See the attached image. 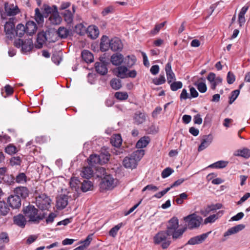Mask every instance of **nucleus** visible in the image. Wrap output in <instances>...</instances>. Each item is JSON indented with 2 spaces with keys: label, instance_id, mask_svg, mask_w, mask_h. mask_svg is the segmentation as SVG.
I'll use <instances>...</instances> for the list:
<instances>
[{
  "label": "nucleus",
  "instance_id": "nucleus-2",
  "mask_svg": "<svg viewBox=\"0 0 250 250\" xmlns=\"http://www.w3.org/2000/svg\"><path fill=\"white\" fill-rule=\"evenodd\" d=\"M144 154L145 150L143 149L134 151L130 155L124 158L123 162L124 166L126 168L131 169L136 168L138 162L141 159Z\"/></svg>",
  "mask_w": 250,
  "mask_h": 250
},
{
  "label": "nucleus",
  "instance_id": "nucleus-39",
  "mask_svg": "<svg viewBox=\"0 0 250 250\" xmlns=\"http://www.w3.org/2000/svg\"><path fill=\"white\" fill-rule=\"evenodd\" d=\"M69 30L63 27H60L57 31L58 36L61 38H66L69 35Z\"/></svg>",
  "mask_w": 250,
  "mask_h": 250
},
{
  "label": "nucleus",
  "instance_id": "nucleus-3",
  "mask_svg": "<svg viewBox=\"0 0 250 250\" xmlns=\"http://www.w3.org/2000/svg\"><path fill=\"white\" fill-rule=\"evenodd\" d=\"M25 216L28 219V222L38 224L44 218V214L38 213V210L33 205H29L25 207L23 210Z\"/></svg>",
  "mask_w": 250,
  "mask_h": 250
},
{
  "label": "nucleus",
  "instance_id": "nucleus-23",
  "mask_svg": "<svg viewBox=\"0 0 250 250\" xmlns=\"http://www.w3.org/2000/svg\"><path fill=\"white\" fill-rule=\"evenodd\" d=\"M25 27L26 33L29 35H32L34 34L37 29L36 24L33 21H28L26 23Z\"/></svg>",
  "mask_w": 250,
  "mask_h": 250
},
{
  "label": "nucleus",
  "instance_id": "nucleus-16",
  "mask_svg": "<svg viewBox=\"0 0 250 250\" xmlns=\"http://www.w3.org/2000/svg\"><path fill=\"white\" fill-rule=\"evenodd\" d=\"M68 204V197L63 195L59 196L57 199L56 207L58 209L64 208Z\"/></svg>",
  "mask_w": 250,
  "mask_h": 250
},
{
  "label": "nucleus",
  "instance_id": "nucleus-63",
  "mask_svg": "<svg viewBox=\"0 0 250 250\" xmlns=\"http://www.w3.org/2000/svg\"><path fill=\"white\" fill-rule=\"evenodd\" d=\"M170 189V188H167L163 191L157 193L154 195V196L158 199L161 198L164 195H165Z\"/></svg>",
  "mask_w": 250,
  "mask_h": 250
},
{
  "label": "nucleus",
  "instance_id": "nucleus-46",
  "mask_svg": "<svg viewBox=\"0 0 250 250\" xmlns=\"http://www.w3.org/2000/svg\"><path fill=\"white\" fill-rule=\"evenodd\" d=\"M15 181L17 183L23 184L26 182L27 177L24 173H20L16 176Z\"/></svg>",
  "mask_w": 250,
  "mask_h": 250
},
{
  "label": "nucleus",
  "instance_id": "nucleus-62",
  "mask_svg": "<svg viewBox=\"0 0 250 250\" xmlns=\"http://www.w3.org/2000/svg\"><path fill=\"white\" fill-rule=\"evenodd\" d=\"M197 87L198 90L201 93H204L207 91V86L204 83H199L197 84Z\"/></svg>",
  "mask_w": 250,
  "mask_h": 250
},
{
  "label": "nucleus",
  "instance_id": "nucleus-15",
  "mask_svg": "<svg viewBox=\"0 0 250 250\" xmlns=\"http://www.w3.org/2000/svg\"><path fill=\"white\" fill-rule=\"evenodd\" d=\"M46 40L47 37L45 32L42 31L39 33L37 38V42L35 44V47L39 49L41 48Z\"/></svg>",
  "mask_w": 250,
  "mask_h": 250
},
{
  "label": "nucleus",
  "instance_id": "nucleus-38",
  "mask_svg": "<svg viewBox=\"0 0 250 250\" xmlns=\"http://www.w3.org/2000/svg\"><path fill=\"white\" fill-rule=\"evenodd\" d=\"M168 83L170 84V88L172 91H176L182 88L183 84L180 81H172L170 80L168 81Z\"/></svg>",
  "mask_w": 250,
  "mask_h": 250
},
{
  "label": "nucleus",
  "instance_id": "nucleus-35",
  "mask_svg": "<svg viewBox=\"0 0 250 250\" xmlns=\"http://www.w3.org/2000/svg\"><path fill=\"white\" fill-rule=\"evenodd\" d=\"M62 15L65 21L67 24H70L73 22V15L70 10H66L64 11Z\"/></svg>",
  "mask_w": 250,
  "mask_h": 250
},
{
  "label": "nucleus",
  "instance_id": "nucleus-41",
  "mask_svg": "<svg viewBox=\"0 0 250 250\" xmlns=\"http://www.w3.org/2000/svg\"><path fill=\"white\" fill-rule=\"evenodd\" d=\"M100 159L99 155L96 154L91 155L88 159V162L89 165L93 166L95 164H100Z\"/></svg>",
  "mask_w": 250,
  "mask_h": 250
},
{
  "label": "nucleus",
  "instance_id": "nucleus-11",
  "mask_svg": "<svg viewBox=\"0 0 250 250\" xmlns=\"http://www.w3.org/2000/svg\"><path fill=\"white\" fill-rule=\"evenodd\" d=\"M7 203L13 208H19L21 206V200L18 195H11L7 198Z\"/></svg>",
  "mask_w": 250,
  "mask_h": 250
},
{
  "label": "nucleus",
  "instance_id": "nucleus-43",
  "mask_svg": "<svg viewBox=\"0 0 250 250\" xmlns=\"http://www.w3.org/2000/svg\"><path fill=\"white\" fill-rule=\"evenodd\" d=\"M228 161H219L211 165L209 167L216 168H222L225 167L228 164Z\"/></svg>",
  "mask_w": 250,
  "mask_h": 250
},
{
  "label": "nucleus",
  "instance_id": "nucleus-4",
  "mask_svg": "<svg viewBox=\"0 0 250 250\" xmlns=\"http://www.w3.org/2000/svg\"><path fill=\"white\" fill-rule=\"evenodd\" d=\"M153 242L164 249L167 248L171 243L168 233L166 230L159 231L154 236Z\"/></svg>",
  "mask_w": 250,
  "mask_h": 250
},
{
  "label": "nucleus",
  "instance_id": "nucleus-33",
  "mask_svg": "<svg viewBox=\"0 0 250 250\" xmlns=\"http://www.w3.org/2000/svg\"><path fill=\"white\" fill-rule=\"evenodd\" d=\"M26 33V29L25 26L22 24H19L17 25L15 28V36L19 37H22Z\"/></svg>",
  "mask_w": 250,
  "mask_h": 250
},
{
  "label": "nucleus",
  "instance_id": "nucleus-1",
  "mask_svg": "<svg viewBox=\"0 0 250 250\" xmlns=\"http://www.w3.org/2000/svg\"><path fill=\"white\" fill-rule=\"evenodd\" d=\"M98 177L102 178V181L100 183V188L102 190H111L116 187L118 184V180L114 178L112 175L107 174L105 168L100 167L97 170Z\"/></svg>",
  "mask_w": 250,
  "mask_h": 250
},
{
  "label": "nucleus",
  "instance_id": "nucleus-57",
  "mask_svg": "<svg viewBox=\"0 0 250 250\" xmlns=\"http://www.w3.org/2000/svg\"><path fill=\"white\" fill-rule=\"evenodd\" d=\"M239 90H235L231 93V96L229 97V104H232L233 102L236 99L239 94Z\"/></svg>",
  "mask_w": 250,
  "mask_h": 250
},
{
  "label": "nucleus",
  "instance_id": "nucleus-44",
  "mask_svg": "<svg viewBox=\"0 0 250 250\" xmlns=\"http://www.w3.org/2000/svg\"><path fill=\"white\" fill-rule=\"evenodd\" d=\"M35 20L38 24L42 23L44 21V18L42 14L40 12L38 8L35 9Z\"/></svg>",
  "mask_w": 250,
  "mask_h": 250
},
{
  "label": "nucleus",
  "instance_id": "nucleus-17",
  "mask_svg": "<svg viewBox=\"0 0 250 250\" xmlns=\"http://www.w3.org/2000/svg\"><path fill=\"white\" fill-rule=\"evenodd\" d=\"M14 192L16 195L25 199L29 195V190L25 187H19L14 189Z\"/></svg>",
  "mask_w": 250,
  "mask_h": 250
},
{
  "label": "nucleus",
  "instance_id": "nucleus-56",
  "mask_svg": "<svg viewBox=\"0 0 250 250\" xmlns=\"http://www.w3.org/2000/svg\"><path fill=\"white\" fill-rule=\"evenodd\" d=\"M5 151L6 153L12 155L15 154L17 152V148L14 145L10 144L5 147Z\"/></svg>",
  "mask_w": 250,
  "mask_h": 250
},
{
  "label": "nucleus",
  "instance_id": "nucleus-34",
  "mask_svg": "<svg viewBox=\"0 0 250 250\" xmlns=\"http://www.w3.org/2000/svg\"><path fill=\"white\" fill-rule=\"evenodd\" d=\"M93 174V170L90 167H84L81 171V175L82 177L86 179L90 178Z\"/></svg>",
  "mask_w": 250,
  "mask_h": 250
},
{
  "label": "nucleus",
  "instance_id": "nucleus-52",
  "mask_svg": "<svg viewBox=\"0 0 250 250\" xmlns=\"http://www.w3.org/2000/svg\"><path fill=\"white\" fill-rule=\"evenodd\" d=\"M100 159V164L103 165L107 163L110 159V155L108 153H101L99 155Z\"/></svg>",
  "mask_w": 250,
  "mask_h": 250
},
{
  "label": "nucleus",
  "instance_id": "nucleus-45",
  "mask_svg": "<svg viewBox=\"0 0 250 250\" xmlns=\"http://www.w3.org/2000/svg\"><path fill=\"white\" fill-rule=\"evenodd\" d=\"M44 11L46 14H53L55 13L58 12V8L57 6L53 5L52 7H50V6L44 4L43 6Z\"/></svg>",
  "mask_w": 250,
  "mask_h": 250
},
{
  "label": "nucleus",
  "instance_id": "nucleus-28",
  "mask_svg": "<svg viewBox=\"0 0 250 250\" xmlns=\"http://www.w3.org/2000/svg\"><path fill=\"white\" fill-rule=\"evenodd\" d=\"M223 214V211H219L216 214H212L204 220V224L206 225L208 223H212L214 222L217 219L221 217Z\"/></svg>",
  "mask_w": 250,
  "mask_h": 250
},
{
  "label": "nucleus",
  "instance_id": "nucleus-21",
  "mask_svg": "<svg viewBox=\"0 0 250 250\" xmlns=\"http://www.w3.org/2000/svg\"><path fill=\"white\" fill-rule=\"evenodd\" d=\"M245 228V225L243 224H240L233 227L229 229L224 234V236L225 237L231 235L232 234H235L239 231L242 230Z\"/></svg>",
  "mask_w": 250,
  "mask_h": 250
},
{
  "label": "nucleus",
  "instance_id": "nucleus-49",
  "mask_svg": "<svg viewBox=\"0 0 250 250\" xmlns=\"http://www.w3.org/2000/svg\"><path fill=\"white\" fill-rule=\"evenodd\" d=\"M9 210V208L4 203L0 202V214L3 216L6 215Z\"/></svg>",
  "mask_w": 250,
  "mask_h": 250
},
{
  "label": "nucleus",
  "instance_id": "nucleus-54",
  "mask_svg": "<svg viewBox=\"0 0 250 250\" xmlns=\"http://www.w3.org/2000/svg\"><path fill=\"white\" fill-rule=\"evenodd\" d=\"M128 96L125 92H117L115 93V97L119 100H125Z\"/></svg>",
  "mask_w": 250,
  "mask_h": 250
},
{
  "label": "nucleus",
  "instance_id": "nucleus-10",
  "mask_svg": "<svg viewBox=\"0 0 250 250\" xmlns=\"http://www.w3.org/2000/svg\"><path fill=\"white\" fill-rule=\"evenodd\" d=\"M14 45L17 48H21L24 53L30 51L33 48V43L31 39H27L24 41L21 39L16 40Z\"/></svg>",
  "mask_w": 250,
  "mask_h": 250
},
{
  "label": "nucleus",
  "instance_id": "nucleus-30",
  "mask_svg": "<svg viewBox=\"0 0 250 250\" xmlns=\"http://www.w3.org/2000/svg\"><path fill=\"white\" fill-rule=\"evenodd\" d=\"M186 229H180L172 231L168 233L169 236H172L173 240H176L182 237L184 232L185 231Z\"/></svg>",
  "mask_w": 250,
  "mask_h": 250
},
{
  "label": "nucleus",
  "instance_id": "nucleus-29",
  "mask_svg": "<svg viewBox=\"0 0 250 250\" xmlns=\"http://www.w3.org/2000/svg\"><path fill=\"white\" fill-rule=\"evenodd\" d=\"M150 142V139L147 136L141 138L136 143V147L142 148L146 147Z\"/></svg>",
  "mask_w": 250,
  "mask_h": 250
},
{
  "label": "nucleus",
  "instance_id": "nucleus-37",
  "mask_svg": "<svg viewBox=\"0 0 250 250\" xmlns=\"http://www.w3.org/2000/svg\"><path fill=\"white\" fill-rule=\"evenodd\" d=\"M49 20L51 23L54 25L59 24L62 21V18L59 15L58 12L52 14L49 17Z\"/></svg>",
  "mask_w": 250,
  "mask_h": 250
},
{
  "label": "nucleus",
  "instance_id": "nucleus-59",
  "mask_svg": "<svg viewBox=\"0 0 250 250\" xmlns=\"http://www.w3.org/2000/svg\"><path fill=\"white\" fill-rule=\"evenodd\" d=\"M21 159L19 156L13 157L10 159V164L11 166L20 165L21 163Z\"/></svg>",
  "mask_w": 250,
  "mask_h": 250
},
{
  "label": "nucleus",
  "instance_id": "nucleus-31",
  "mask_svg": "<svg viewBox=\"0 0 250 250\" xmlns=\"http://www.w3.org/2000/svg\"><path fill=\"white\" fill-rule=\"evenodd\" d=\"M111 144L116 147H120L122 143V139L120 134H115L111 138Z\"/></svg>",
  "mask_w": 250,
  "mask_h": 250
},
{
  "label": "nucleus",
  "instance_id": "nucleus-24",
  "mask_svg": "<svg viewBox=\"0 0 250 250\" xmlns=\"http://www.w3.org/2000/svg\"><path fill=\"white\" fill-rule=\"evenodd\" d=\"M134 123L137 125L143 124L146 120V116L144 113L137 111L133 117Z\"/></svg>",
  "mask_w": 250,
  "mask_h": 250
},
{
  "label": "nucleus",
  "instance_id": "nucleus-50",
  "mask_svg": "<svg viewBox=\"0 0 250 250\" xmlns=\"http://www.w3.org/2000/svg\"><path fill=\"white\" fill-rule=\"evenodd\" d=\"M4 92L6 93L5 95H4V93L2 91L1 94L4 98H6V97L11 95L14 92L13 88L10 86L9 84H7L4 86Z\"/></svg>",
  "mask_w": 250,
  "mask_h": 250
},
{
  "label": "nucleus",
  "instance_id": "nucleus-27",
  "mask_svg": "<svg viewBox=\"0 0 250 250\" xmlns=\"http://www.w3.org/2000/svg\"><path fill=\"white\" fill-rule=\"evenodd\" d=\"M110 40L106 36H103L101 39L100 43V49L103 51H106L110 47L109 42Z\"/></svg>",
  "mask_w": 250,
  "mask_h": 250
},
{
  "label": "nucleus",
  "instance_id": "nucleus-6",
  "mask_svg": "<svg viewBox=\"0 0 250 250\" xmlns=\"http://www.w3.org/2000/svg\"><path fill=\"white\" fill-rule=\"evenodd\" d=\"M114 74L120 78L125 77L135 78L136 76V71L134 70H128L126 66H120L113 70Z\"/></svg>",
  "mask_w": 250,
  "mask_h": 250
},
{
  "label": "nucleus",
  "instance_id": "nucleus-8",
  "mask_svg": "<svg viewBox=\"0 0 250 250\" xmlns=\"http://www.w3.org/2000/svg\"><path fill=\"white\" fill-rule=\"evenodd\" d=\"M16 19L15 17L10 18L4 26V32L7 38L12 40L15 38V23Z\"/></svg>",
  "mask_w": 250,
  "mask_h": 250
},
{
  "label": "nucleus",
  "instance_id": "nucleus-7",
  "mask_svg": "<svg viewBox=\"0 0 250 250\" xmlns=\"http://www.w3.org/2000/svg\"><path fill=\"white\" fill-rule=\"evenodd\" d=\"M4 13L1 16L2 18L4 15L9 17H14L20 13V10L15 1L6 2L4 3Z\"/></svg>",
  "mask_w": 250,
  "mask_h": 250
},
{
  "label": "nucleus",
  "instance_id": "nucleus-48",
  "mask_svg": "<svg viewBox=\"0 0 250 250\" xmlns=\"http://www.w3.org/2000/svg\"><path fill=\"white\" fill-rule=\"evenodd\" d=\"M110 85L112 88L115 90L119 89L122 87L120 79H112L110 81Z\"/></svg>",
  "mask_w": 250,
  "mask_h": 250
},
{
  "label": "nucleus",
  "instance_id": "nucleus-51",
  "mask_svg": "<svg viewBox=\"0 0 250 250\" xmlns=\"http://www.w3.org/2000/svg\"><path fill=\"white\" fill-rule=\"evenodd\" d=\"M87 28L82 23H79L75 26V31L77 33L80 35H83L86 32Z\"/></svg>",
  "mask_w": 250,
  "mask_h": 250
},
{
  "label": "nucleus",
  "instance_id": "nucleus-36",
  "mask_svg": "<svg viewBox=\"0 0 250 250\" xmlns=\"http://www.w3.org/2000/svg\"><path fill=\"white\" fill-rule=\"evenodd\" d=\"M93 184L89 181L84 180L82 183L81 189L83 192H86L92 189Z\"/></svg>",
  "mask_w": 250,
  "mask_h": 250
},
{
  "label": "nucleus",
  "instance_id": "nucleus-53",
  "mask_svg": "<svg viewBox=\"0 0 250 250\" xmlns=\"http://www.w3.org/2000/svg\"><path fill=\"white\" fill-rule=\"evenodd\" d=\"M166 23V21L163 22L160 24H156L154 28L150 31V33L153 35L157 34L161 29H162Z\"/></svg>",
  "mask_w": 250,
  "mask_h": 250
},
{
  "label": "nucleus",
  "instance_id": "nucleus-40",
  "mask_svg": "<svg viewBox=\"0 0 250 250\" xmlns=\"http://www.w3.org/2000/svg\"><path fill=\"white\" fill-rule=\"evenodd\" d=\"M123 226L124 224L123 223H119L110 230L109 235L112 237H115L118 231Z\"/></svg>",
  "mask_w": 250,
  "mask_h": 250
},
{
  "label": "nucleus",
  "instance_id": "nucleus-42",
  "mask_svg": "<svg viewBox=\"0 0 250 250\" xmlns=\"http://www.w3.org/2000/svg\"><path fill=\"white\" fill-rule=\"evenodd\" d=\"M221 207V204H216L215 205H212L208 206L207 207L204 211H202V214L206 216L210 211L215 210L216 209H219Z\"/></svg>",
  "mask_w": 250,
  "mask_h": 250
},
{
  "label": "nucleus",
  "instance_id": "nucleus-14",
  "mask_svg": "<svg viewBox=\"0 0 250 250\" xmlns=\"http://www.w3.org/2000/svg\"><path fill=\"white\" fill-rule=\"evenodd\" d=\"M213 137L211 135H205L201 140V143L198 147V151H201L207 148L211 143Z\"/></svg>",
  "mask_w": 250,
  "mask_h": 250
},
{
  "label": "nucleus",
  "instance_id": "nucleus-22",
  "mask_svg": "<svg viewBox=\"0 0 250 250\" xmlns=\"http://www.w3.org/2000/svg\"><path fill=\"white\" fill-rule=\"evenodd\" d=\"M25 217V215L23 216L21 214L15 216L14 217V224L20 227L24 228L27 222Z\"/></svg>",
  "mask_w": 250,
  "mask_h": 250
},
{
  "label": "nucleus",
  "instance_id": "nucleus-12",
  "mask_svg": "<svg viewBox=\"0 0 250 250\" xmlns=\"http://www.w3.org/2000/svg\"><path fill=\"white\" fill-rule=\"evenodd\" d=\"M110 48L113 51H121L123 48V44L118 38L112 39L109 42Z\"/></svg>",
  "mask_w": 250,
  "mask_h": 250
},
{
  "label": "nucleus",
  "instance_id": "nucleus-26",
  "mask_svg": "<svg viewBox=\"0 0 250 250\" xmlns=\"http://www.w3.org/2000/svg\"><path fill=\"white\" fill-rule=\"evenodd\" d=\"M124 57L121 54H114L111 57V62L114 65H119L123 62Z\"/></svg>",
  "mask_w": 250,
  "mask_h": 250
},
{
  "label": "nucleus",
  "instance_id": "nucleus-61",
  "mask_svg": "<svg viewBox=\"0 0 250 250\" xmlns=\"http://www.w3.org/2000/svg\"><path fill=\"white\" fill-rule=\"evenodd\" d=\"M80 181L77 178H72L69 182L70 186L72 188H76L79 185Z\"/></svg>",
  "mask_w": 250,
  "mask_h": 250
},
{
  "label": "nucleus",
  "instance_id": "nucleus-55",
  "mask_svg": "<svg viewBox=\"0 0 250 250\" xmlns=\"http://www.w3.org/2000/svg\"><path fill=\"white\" fill-rule=\"evenodd\" d=\"M9 241V238L7 233L2 232L0 233V243L7 244Z\"/></svg>",
  "mask_w": 250,
  "mask_h": 250
},
{
  "label": "nucleus",
  "instance_id": "nucleus-9",
  "mask_svg": "<svg viewBox=\"0 0 250 250\" xmlns=\"http://www.w3.org/2000/svg\"><path fill=\"white\" fill-rule=\"evenodd\" d=\"M51 202L50 198L45 194H42L36 198V205L42 210L48 209L50 208Z\"/></svg>",
  "mask_w": 250,
  "mask_h": 250
},
{
  "label": "nucleus",
  "instance_id": "nucleus-18",
  "mask_svg": "<svg viewBox=\"0 0 250 250\" xmlns=\"http://www.w3.org/2000/svg\"><path fill=\"white\" fill-rule=\"evenodd\" d=\"M95 68L97 73L101 75H105L108 71L106 65L103 62H96L95 63Z\"/></svg>",
  "mask_w": 250,
  "mask_h": 250
},
{
  "label": "nucleus",
  "instance_id": "nucleus-5",
  "mask_svg": "<svg viewBox=\"0 0 250 250\" xmlns=\"http://www.w3.org/2000/svg\"><path fill=\"white\" fill-rule=\"evenodd\" d=\"M183 219L187 223V227L189 229H193L199 228L203 221V218L196 213L189 214L185 217Z\"/></svg>",
  "mask_w": 250,
  "mask_h": 250
},
{
  "label": "nucleus",
  "instance_id": "nucleus-25",
  "mask_svg": "<svg viewBox=\"0 0 250 250\" xmlns=\"http://www.w3.org/2000/svg\"><path fill=\"white\" fill-rule=\"evenodd\" d=\"M81 56L83 60L86 63H91L94 61L93 55L88 50H83L82 52Z\"/></svg>",
  "mask_w": 250,
  "mask_h": 250
},
{
  "label": "nucleus",
  "instance_id": "nucleus-32",
  "mask_svg": "<svg viewBox=\"0 0 250 250\" xmlns=\"http://www.w3.org/2000/svg\"><path fill=\"white\" fill-rule=\"evenodd\" d=\"M234 155L248 158L250 157V150L248 148L239 149L234 152Z\"/></svg>",
  "mask_w": 250,
  "mask_h": 250
},
{
  "label": "nucleus",
  "instance_id": "nucleus-20",
  "mask_svg": "<svg viewBox=\"0 0 250 250\" xmlns=\"http://www.w3.org/2000/svg\"><path fill=\"white\" fill-rule=\"evenodd\" d=\"M86 33L91 39H95L98 37L99 31L95 25H90L87 28Z\"/></svg>",
  "mask_w": 250,
  "mask_h": 250
},
{
  "label": "nucleus",
  "instance_id": "nucleus-13",
  "mask_svg": "<svg viewBox=\"0 0 250 250\" xmlns=\"http://www.w3.org/2000/svg\"><path fill=\"white\" fill-rule=\"evenodd\" d=\"M211 231L191 238L188 242L189 245H196L202 243L208 236Z\"/></svg>",
  "mask_w": 250,
  "mask_h": 250
},
{
  "label": "nucleus",
  "instance_id": "nucleus-60",
  "mask_svg": "<svg viewBox=\"0 0 250 250\" xmlns=\"http://www.w3.org/2000/svg\"><path fill=\"white\" fill-rule=\"evenodd\" d=\"M173 170L170 167H167L162 172V177L166 178L173 172Z\"/></svg>",
  "mask_w": 250,
  "mask_h": 250
},
{
  "label": "nucleus",
  "instance_id": "nucleus-47",
  "mask_svg": "<svg viewBox=\"0 0 250 250\" xmlns=\"http://www.w3.org/2000/svg\"><path fill=\"white\" fill-rule=\"evenodd\" d=\"M165 71L166 72L167 78H174L175 75L171 70V65L170 62H168L165 66Z\"/></svg>",
  "mask_w": 250,
  "mask_h": 250
},
{
  "label": "nucleus",
  "instance_id": "nucleus-58",
  "mask_svg": "<svg viewBox=\"0 0 250 250\" xmlns=\"http://www.w3.org/2000/svg\"><path fill=\"white\" fill-rule=\"evenodd\" d=\"M188 198V195L184 192L180 194L175 199V201L177 204H182L183 203V201L186 200Z\"/></svg>",
  "mask_w": 250,
  "mask_h": 250
},
{
  "label": "nucleus",
  "instance_id": "nucleus-19",
  "mask_svg": "<svg viewBox=\"0 0 250 250\" xmlns=\"http://www.w3.org/2000/svg\"><path fill=\"white\" fill-rule=\"evenodd\" d=\"M179 227V220L176 217L172 218L168 222L167 231L169 233L177 229Z\"/></svg>",
  "mask_w": 250,
  "mask_h": 250
},
{
  "label": "nucleus",
  "instance_id": "nucleus-64",
  "mask_svg": "<svg viewBox=\"0 0 250 250\" xmlns=\"http://www.w3.org/2000/svg\"><path fill=\"white\" fill-rule=\"evenodd\" d=\"M57 217V214L55 213H50L46 219V223L47 224L51 223L54 221L55 218Z\"/></svg>",
  "mask_w": 250,
  "mask_h": 250
}]
</instances>
